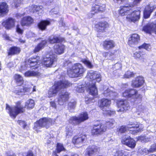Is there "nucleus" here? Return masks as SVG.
Masks as SVG:
<instances>
[{"label":"nucleus","instance_id":"f257e3e1","mask_svg":"<svg viewBox=\"0 0 156 156\" xmlns=\"http://www.w3.org/2000/svg\"><path fill=\"white\" fill-rule=\"evenodd\" d=\"M133 7V5H126L124 6H121L119 13L122 16L126 15V18L128 21L135 22L140 19V8L137 10H134L131 12L130 10Z\"/></svg>","mask_w":156,"mask_h":156},{"label":"nucleus","instance_id":"f03ea898","mask_svg":"<svg viewBox=\"0 0 156 156\" xmlns=\"http://www.w3.org/2000/svg\"><path fill=\"white\" fill-rule=\"evenodd\" d=\"M65 75V73H63L61 76L58 75L57 76V79H62V80H61L60 81L56 82L51 88H50L48 91L49 97L55 96L59 91L70 86V83L69 82L66 80H63V78L64 77Z\"/></svg>","mask_w":156,"mask_h":156},{"label":"nucleus","instance_id":"7ed1b4c3","mask_svg":"<svg viewBox=\"0 0 156 156\" xmlns=\"http://www.w3.org/2000/svg\"><path fill=\"white\" fill-rule=\"evenodd\" d=\"M64 65L68 66L69 67L67 69L68 75L70 77H76L82 76L85 71V69L81 64L77 63L71 67L72 65L71 62L69 60L66 61Z\"/></svg>","mask_w":156,"mask_h":156},{"label":"nucleus","instance_id":"20e7f679","mask_svg":"<svg viewBox=\"0 0 156 156\" xmlns=\"http://www.w3.org/2000/svg\"><path fill=\"white\" fill-rule=\"evenodd\" d=\"M6 109L10 116L14 119L18 114L23 113L24 111V107L20 101L17 102L15 105L12 107H10L6 104Z\"/></svg>","mask_w":156,"mask_h":156},{"label":"nucleus","instance_id":"39448f33","mask_svg":"<svg viewBox=\"0 0 156 156\" xmlns=\"http://www.w3.org/2000/svg\"><path fill=\"white\" fill-rule=\"evenodd\" d=\"M142 125H139L137 122H135L134 124L131 125V126L130 125H129L127 126H122L118 129L117 131L118 133H125L127 130L129 129L130 131H133L131 133L134 134L137 132L138 130L141 131L143 128L142 127Z\"/></svg>","mask_w":156,"mask_h":156},{"label":"nucleus","instance_id":"423d86ee","mask_svg":"<svg viewBox=\"0 0 156 156\" xmlns=\"http://www.w3.org/2000/svg\"><path fill=\"white\" fill-rule=\"evenodd\" d=\"M124 97L127 98H131L133 99L134 101L138 100L139 102L141 101L142 95L139 94L137 91L133 89H129L126 90L122 93Z\"/></svg>","mask_w":156,"mask_h":156},{"label":"nucleus","instance_id":"0eeeda50","mask_svg":"<svg viewBox=\"0 0 156 156\" xmlns=\"http://www.w3.org/2000/svg\"><path fill=\"white\" fill-rule=\"evenodd\" d=\"M52 120L50 118H43L36 122L34 124V129L38 132L39 131L38 129L40 128L45 127L47 128L49 127L52 123Z\"/></svg>","mask_w":156,"mask_h":156},{"label":"nucleus","instance_id":"6e6552de","mask_svg":"<svg viewBox=\"0 0 156 156\" xmlns=\"http://www.w3.org/2000/svg\"><path fill=\"white\" fill-rule=\"evenodd\" d=\"M41 59L38 56H34L30 58L25 62V65L24 66H23L21 67L20 70L21 71L26 69L27 67H33L37 66L41 63Z\"/></svg>","mask_w":156,"mask_h":156},{"label":"nucleus","instance_id":"1a4fd4ad","mask_svg":"<svg viewBox=\"0 0 156 156\" xmlns=\"http://www.w3.org/2000/svg\"><path fill=\"white\" fill-rule=\"evenodd\" d=\"M89 118L88 114L86 112H82L78 116H72L69 119V122L74 125L79 124Z\"/></svg>","mask_w":156,"mask_h":156},{"label":"nucleus","instance_id":"9d476101","mask_svg":"<svg viewBox=\"0 0 156 156\" xmlns=\"http://www.w3.org/2000/svg\"><path fill=\"white\" fill-rule=\"evenodd\" d=\"M111 104L110 100L105 98L102 99L99 102V105L103 111L106 112L105 113L110 115L113 114L115 112L114 111L107 110L106 109V108L109 107Z\"/></svg>","mask_w":156,"mask_h":156},{"label":"nucleus","instance_id":"9b49d317","mask_svg":"<svg viewBox=\"0 0 156 156\" xmlns=\"http://www.w3.org/2000/svg\"><path fill=\"white\" fill-rule=\"evenodd\" d=\"M57 60V57L56 55H47L46 57L43 58L42 63L46 67H50L55 63Z\"/></svg>","mask_w":156,"mask_h":156},{"label":"nucleus","instance_id":"f8f14e48","mask_svg":"<svg viewBox=\"0 0 156 156\" xmlns=\"http://www.w3.org/2000/svg\"><path fill=\"white\" fill-rule=\"evenodd\" d=\"M87 141L86 135L81 134L78 136H75L72 140L73 143L77 147L83 146Z\"/></svg>","mask_w":156,"mask_h":156},{"label":"nucleus","instance_id":"ddd939ff","mask_svg":"<svg viewBox=\"0 0 156 156\" xmlns=\"http://www.w3.org/2000/svg\"><path fill=\"white\" fill-rule=\"evenodd\" d=\"M106 129V127L104 125L100 123L98 125H94L91 130V133L93 135H98L102 133Z\"/></svg>","mask_w":156,"mask_h":156},{"label":"nucleus","instance_id":"4468645a","mask_svg":"<svg viewBox=\"0 0 156 156\" xmlns=\"http://www.w3.org/2000/svg\"><path fill=\"white\" fill-rule=\"evenodd\" d=\"M154 17L156 18V12ZM143 30L147 33L151 34L153 32L156 34V20L154 22L147 23L143 27Z\"/></svg>","mask_w":156,"mask_h":156},{"label":"nucleus","instance_id":"2eb2a0df","mask_svg":"<svg viewBox=\"0 0 156 156\" xmlns=\"http://www.w3.org/2000/svg\"><path fill=\"white\" fill-rule=\"evenodd\" d=\"M118 112H124L129 108V105L127 101L126 100H121L117 103Z\"/></svg>","mask_w":156,"mask_h":156},{"label":"nucleus","instance_id":"dca6fc26","mask_svg":"<svg viewBox=\"0 0 156 156\" xmlns=\"http://www.w3.org/2000/svg\"><path fill=\"white\" fill-rule=\"evenodd\" d=\"M140 41V36L136 34L131 35L129 38L128 44L131 47H133L137 45Z\"/></svg>","mask_w":156,"mask_h":156},{"label":"nucleus","instance_id":"f3484780","mask_svg":"<svg viewBox=\"0 0 156 156\" xmlns=\"http://www.w3.org/2000/svg\"><path fill=\"white\" fill-rule=\"evenodd\" d=\"M103 94L105 96L109 98L112 100L115 99L118 95V94L115 90L112 88H108L105 90Z\"/></svg>","mask_w":156,"mask_h":156},{"label":"nucleus","instance_id":"a211bd4d","mask_svg":"<svg viewBox=\"0 0 156 156\" xmlns=\"http://www.w3.org/2000/svg\"><path fill=\"white\" fill-rule=\"evenodd\" d=\"M15 19L9 18L2 22V25L6 29L9 30L15 26Z\"/></svg>","mask_w":156,"mask_h":156},{"label":"nucleus","instance_id":"6ab92c4d","mask_svg":"<svg viewBox=\"0 0 156 156\" xmlns=\"http://www.w3.org/2000/svg\"><path fill=\"white\" fill-rule=\"evenodd\" d=\"M156 7L151 4L146 6L144 12V16L145 18H149L151 13L155 9Z\"/></svg>","mask_w":156,"mask_h":156},{"label":"nucleus","instance_id":"aec40b11","mask_svg":"<svg viewBox=\"0 0 156 156\" xmlns=\"http://www.w3.org/2000/svg\"><path fill=\"white\" fill-rule=\"evenodd\" d=\"M144 81V78L142 76H137L132 80L131 85L134 87H140L143 85Z\"/></svg>","mask_w":156,"mask_h":156},{"label":"nucleus","instance_id":"412c9836","mask_svg":"<svg viewBox=\"0 0 156 156\" xmlns=\"http://www.w3.org/2000/svg\"><path fill=\"white\" fill-rule=\"evenodd\" d=\"M69 95V94L67 92L60 94L58 100V104L60 105H63L68 100Z\"/></svg>","mask_w":156,"mask_h":156},{"label":"nucleus","instance_id":"4be33fe9","mask_svg":"<svg viewBox=\"0 0 156 156\" xmlns=\"http://www.w3.org/2000/svg\"><path fill=\"white\" fill-rule=\"evenodd\" d=\"M108 26V23L105 22L98 23L95 26L96 30L99 32L105 31V29Z\"/></svg>","mask_w":156,"mask_h":156},{"label":"nucleus","instance_id":"5701e85b","mask_svg":"<svg viewBox=\"0 0 156 156\" xmlns=\"http://www.w3.org/2000/svg\"><path fill=\"white\" fill-rule=\"evenodd\" d=\"M133 56L136 59H140L142 62H145L147 60V55L142 54L141 51H136L133 54Z\"/></svg>","mask_w":156,"mask_h":156},{"label":"nucleus","instance_id":"b1692460","mask_svg":"<svg viewBox=\"0 0 156 156\" xmlns=\"http://www.w3.org/2000/svg\"><path fill=\"white\" fill-rule=\"evenodd\" d=\"M34 21L33 19L30 16L23 17L21 22L22 26H29Z\"/></svg>","mask_w":156,"mask_h":156},{"label":"nucleus","instance_id":"393cba45","mask_svg":"<svg viewBox=\"0 0 156 156\" xmlns=\"http://www.w3.org/2000/svg\"><path fill=\"white\" fill-rule=\"evenodd\" d=\"M65 49V46L61 43L55 44L54 46L55 52L57 54L60 55L63 53Z\"/></svg>","mask_w":156,"mask_h":156},{"label":"nucleus","instance_id":"a878e982","mask_svg":"<svg viewBox=\"0 0 156 156\" xmlns=\"http://www.w3.org/2000/svg\"><path fill=\"white\" fill-rule=\"evenodd\" d=\"M88 90L90 94L96 97L98 95V92L95 83H89Z\"/></svg>","mask_w":156,"mask_h":156},{"label":"nucleus","instance_id":"bb28decb","mask_svg":"<svg viewBox=\"0 0 156 156\" xmlns=\"http://www.w3.org/2000/svg\"><path fill=\"white\" fill-rule=\"evenodd\" d=\"M103 46L105 50H109L115 47V43L112 40H106L103 42Z\"/></svg>","mask_w":156,"mask_h":156},{"label":"nucleus","instance_id":"cd10ccee","mask_svg":"<svg viewBox=\"0 0 156 156\" xmlns=\"http://www.w3.org/2000/svg\"><path fill=\"white\" fill-rule=\"evenodd\" d=\"M8 11V5L6 3L0 4V16L7 13Z\"/></svg>","mask_w":156,"mask_h":156},{"label":"nucleus","instance_id":"c85d7f7f","mask_svg":"<svg viewBox=\"0 0 156 156\" xmlns=\"http://www.w3.org/2000/svg\"><path fill=\"white\" fill-rule=\"evenodd\" d=\"M50 22L47 20H43L41 21L39 23L38 26L39 28L42 31L45 30L47 26L49 25Z\"/></svg>","mask_w":156,"mask_h":156},{"label":"nucleus","instance_id":"c756f323","mask_svg":"<svg viewBox=\"0 0 156 156\" xmlns=\"http://www.w3.org/2000/svg\"><path fill=\"white\" fill-rule=\"evenodd\" d=\"M98 150V148L95 146H89L87 149L86 153L88 156H91L96 152Z\"/></svg>","mask_w":156,"mask_h":156},{"label":"nucleus","instance_id":"7c9ffc66","mask_svg":"<svg viewBox=\"0 0 156 156\" xmlns=\"http://www.w3.org/2000/svg\"><path fill=\"white\" fill-rule=\"evenodd\" d=\"M41 74L37 71L33 70H30L26 72L25 76L26 77L37 76H40Z\"/></svg>","mask_w":156,"mask_h":156},{"label":"nucleus","instance_id":"2f4dec72","mask_svg":"<svg viewBox=\"0 0 156 156\" xmlns=\"http://www.w3.org/2000/svg\"><path fill=\"white\" fill-rule=\"evenodd\" d=\"M30 88H27L26 87H24L23 88L22 87H20L19 89L16 90L14 91V92L16 94L20 95H23V92H29L30 90Z\"/></svg>","mask_w":156,"mask_h":156},{"label":"nucleus","instance_id":"473e14b6","mask_svg":"<svg viewBox=\"0 0 156 156\" xmlns=\"http://www.w3.org/2000/svg\"><path fill=\"white\" fill-rule=\"evenodd\" d=\"M47 43L46 40H43L36 46L34 50V52L36 53L43 49Z\"/></svg>","mask_w":156,"mask_h":156},{"label":"nucleus","instance_id":"72a5a7b5","mask_svg":"<svg viewBox=\"0 0 156 156\" xmlns=\"http://www.w3.org/2000/svg\"><path fill=\"white\" fill-rule=\"evenodd\" d=\"M115 51L111 52H104L103 53V55L105 58L110 60H113L115 58Z\"/></svg>","mask_w":156,"mask_h":156},{"label":"nucleus","instance_id":"f704fd0d","mask_svg":"<svg viewBox=\"0 0 156 156\" xmlns=\"http://www.w3.org/2000/svg\"><path fill=\"white\" fill-rule=\"evenodd\" d=\"M35 105L34 100L30 99L27 101L25 104V107L28 109H32L34 108Z\"/></svg>","mask_w":156,"mask_h":156},{"label":"nucleus","instance_id":"c9c22d12","mask_svg":"<svg viewBox=\"0 0 156 156\" xmlns=\"http://www.w3.org/2000/svg\"><path fill=\"white\" fill-rule=\"evenodd\" d=\"M105 5L104 4L100 5H96L95 6L93 7L92 8V10L95 11V12H97V11L101 12H103L105 10Z\"/></svg>","mask_w":156,"mask_h":156},{"label":"nucleus","instance_id":"e433bc0d","mask_svg":"<svg viewBox=\"0 0 156 156\" xmlns=\"http://www.w3.org/2000/svg\"><path fill=\"white\" fill-rule=\"evenodd\" d=\"M20 48L17 47H13L11 48L9 52V55H12L17 54L20 53Z\"/></svg>","mask_w":156,"mask_h":156},{"label":"nucleus","instance_id":"4c0bfd02","mask_svg":"<svg viewBox=\"0 0 156 156\" xmlns=\"http://www.w3.org/2000/svg\"><path fill=\"white\" fill-rule=\"evenodd\" d=\"M114 156H129V153L123 150L117 151L114 154Z\"/></svg>","mask_w":156,"mask_h":156},{"label":"nucleus","instance_id":"58836bf2","mask_svg":"<svg viewBox=\"0 0 156 156\" xmlns=\"http://www.w3.org/2000/svg\"><path fill=\"white\" fill-rule=\"evenodd\" d=\"M14 79L18 84H21L23 82V77L20 75L16 74L14 76Z\"/></svg>","mask_w":156,"mask_h":156},{"label":"nucleus","instance_id":"ea45409f","mask_svg":"<svg viewBox=\"0 0 156 156\" xmlns=\"http://www.w3.org/2000/svg\"><path fill=\"white\" fill-rule=\"evenodd\" d=\"M115 124V120L112 119H109L107 121L106 123V125L107 127L108 128H113Z\"/></svg>","mask_w":156,"mask_h":156},{"label":"nucleus","instance_id":"a19ab883","mask_svg":"<svg viewBox=\"0 0 156 156\" xmlns=\"http://www.w3.org/2000/svg\"><path fill=\"white\" fill-rule=\"evenodd\" d=\"M94 74H95L96 76H93V80L92 81V83L95 84L96 81L99 82L101 80V77L100 74L97 73L96 72H94Z\"/></svg>","mask_w":156,"mask_h":156},{"label":"nucleus","instance_id":"79ce46f5","mask_svg":"<svg viewBox=\"0 0 156 156\" xmlns=\"http://www.w3.org/2000/svg\"><path fill=\"white\" fill-rule=\"evenodd\" d=\"M60 41L58 37L55 36L50 37L49 39V41L51 44L58 43Z\"/></svg>","mask_w":156,"mask_h":156},{"label":"nucleus","instance_id":"37998d69","mask_svg":"<svg viewBox=\"0 0 156 156\" xmlns=\"http://www.w3.org/2000/svg\"><path fill=\"white\" fill-rule=\"evenodd\" d=\"M95 76L96 75L94 74V72L92 70L90 71L88 73L87 78V79L90 81L89 83H92V81L93 80V76Z\"/></svg>","mask_w":156,"mask_h":156},{"label":"nucleus","instance_id":"c03bdc74","mask_svg":"<svg viewBox=\"0 0 156 156\" xmlns=\"http://www.w3.org/2000/svg\"><path fill=\"white\" fill-rule=\"evenodd\" d=\"M66 137H69L71 136L73 134V129L72 128L69 126H67L66 128Z\"/></svg>","mask_w":156,"mask_h":156},{"label":"nucleus","instance_id":"a18cd8bd","mask_svg":"<svg viewBox=\"0 0 156 156\" xmlns=\"http://www.w3.org/2000/svg\"><path fill=\"white\" fill-rule=\"evenodd\" d=\"M128 143V145H127V146L131 148H134L135 146L136 142L135 140L130 137L129 139V141Z\"/></svg>","mask_w":156,"mask_h":156},{"label":"nucleus","instance_id":"49530a36","mask_svg":"<svg viewBox=\"0 0 156 156\" xmlns=\"http://www.w3.org/2000/svg\"><path fill=\"white\" fill-rule=\"evenodd\" d=\"M27 11L28 12V13L30 14L36 12V9L35 5H32L31 6H29L27 8Z\"/></svg>","mask_w":156,"mask_h":156},{"label":"nucleus","instance_id":"de8ad7c7","mask_svg":"<svg viewBox=\"0 0 156 156\" xmlns=\"http://www.w3.org/2000/svg\"><path fill=\"white\" fill-rule=\"evenodd\" d=\"M23 0H14L12 3V6L17 8L20 6L22 4Z\"/></svg>","mask_w":156,"mask_h":156},{"label":"nucleus","instance_id":"09e8293b","mask_svg":"<svg viewBox=\"0 0 156 156\" xmlns=\"http://www.w3.org/2000/svg\"><path fill=\"white\" fill-rule=\"evenodd\" d=\"M82 62L87 67L90 69L93 68V65L87 59H83L82 60Z\"/></svg>","mask_w":156,"mask_h":156},{"label":"nucleus","instance_id":"8fccbe9b","mask_svg":"<svg viewBox=\"0 0 156 156\" xmlns=\"http://www.w3.org/2000/svg\"><path fill=\"white\" fill-rule=\"evenodd\" d=\"M65 150V148L62 144L60 143H58L57 144L56 150L57 153H59L61 151Z\"/></svg>","mask_w":156,"mask_h":156},{"label":"nucleus","instance_id":"3c124183","mask_svg":"<svg viewBox=\"0 0 156 156\" xmlns=\"http://www.w3.org/2000/svg\"><path fill=\"white\" fill-rule=\"evenodd\" d=\"M130 137L129 136H126L125 137H123L121 140L122 143L124 145H128V142L129 141V139Z\"/></svg>","mask_w":156,"mask_h":156},{"label":"nucleus","instance_id":"603ef678","mask_svg":"<svg viewBox=\"0 0 156 156\" xmlns=\"http://www.w3.org/2000/svg\"><path fill=\"white\" fill-rule=\"evenodd\" d=\"M76 90L78 92L82 93L84 92V85H80L75 87Z\"/></svg>","mask_w":156,"mask_h":156},{"label":"nucleus","instance_id":"864d4df0","mask_svg":"<svg viewBox=\"0 0 156 156\" xmlns=\"http://www.w3.org/2000/svg\"><path fill=\"white\" fill-rule=\"evenodd\" d=\"M138 48L139 49L144 48L146 50L149 51L151 47L149 44L144 43L141 46H139Z\"/></svg>","mask_w":156,"mask_h":156},{"label":"nucleus","instance_id":"5fc2aeb1","mask_svg":"<svg viewBox=\"0 0 156 156\" xmlns=\"http://www.w3.org/2000/svg\"><path fill=\"white\" fill-rule=\"evenodd\" d=\"M134 76V74L133 73L130 71L126 72L124 75V77L126 78H129L130 77H133Z\"/></svg>","mask_w":156,"mask_h":156},{"label":"nucleus","instance_id":"6e6d98bb","mask_svg":"<svg viewBox=\"0 0 156 156\" xmlns=\"http://www.w3.org/2000/svg\"><path fill=\"white\" fill-rule=\"evenodd\" d=\"M76 101L70 102L68 103V106L69 108L70 109H74L76 106Z\"/></svg>","mask_w":156,"mask_h":156},{"label":"nucleus","instance_id":"4d7b16f0","mask_svg":"<svg viewBox=\"0 0 156 156\" xmlns=\"http://www.w3.org/2000/svg\"><path fill=\"white\" fill-rule=\"evenodd\" d=\"M156 151V144L152 145L149 149L148 150V152H151Z\"/></svg>","mask_w":156,"mask_h":156},{"label":"nucleus","instance_id":"13d9d810","mask_svg":"<svg viewBox=\"0 0 156 156\" xmlns=\"http://www.w3.org/2000/svg\"><path fill=\"white\" fill-rule=\"evenodd\" d=\"M153 139L152 136L151 137H144L142 140L143 142H147L151 141Z\"/></svg>","mask_w":156,"mask_h":156},{"label":"nucleus","instance_id":"bf43d9fd","mask_svg":"<svg viewBox=\"0 0 156 156\" xmlns=\"http://www.w3.org/2000/svg\"><path fill=\"white\" fill-rule=\"evenodd\" d=\"M35 7L36 9V12H41L42 11L43 7L42 6H37L35 5Z\"/></svg>","mask_w":156,"mask_h":156},{"label":"nucleus","instance_id":"052dcab7","mask_svg":"<svg viewBox=\"0 0 156 156\" xmlns=\"http://www.w3.org/2000/svg\"><path fill=\"white\" fill-rule=\"evenodd\" d=\"M28 38H31L32 37H34L35 35L31 31H28L26 34Z\"/></svg>","mask_w":156,"mask_h":156},{"label":"nucleus","instance_id":"680f3d73","mask_svg":"<svg viewBox=\"0 0 156 156\" xmlns=\"http://www.w3.org/2000/svg\"><path fill=\"white\" fill-rule=\"evenodd\" d=\"M137 110L139 112H142L144 113L146 111V109L142 105H140L137 108Z\"/></svg>","mask_w":156,"mask_h":156},{"label":"nucleus","instance_id":"e2e57ef3","mask_svg":"<svg viewBox=\"0 0 156 156\" xmlns=\"http://www.w3.org/2000/svg\"><path fill=\"white\" fill-rule=\"evenodd\" d=\"M18 123L20 126H22L23 128H25L26 126V124L25 122L22 120H18L17 121Z\"/></svg>","mask_w":156,"mask_h":156},{"label":"nucleus","instance_id":"0e129e2a","mask_svg":"<svg viewBox=\"0 0 156 156\" xmlns=\"http://www.w3.org/2000/svg\"><path fill=\"white\" fill-rule=\"evenodd\" d=\"M16 32L19 34H22L23 32V30L21 29L19 26H17L16 29Z\"/></svg>","mask_w":156,"mask_h":156},{"label":"nucleus","instance_id":"69168bd1","mask_svg":"<svg viewBox=\"0 0 156 156\" xmlns=\"http://www.w3.org/2000/svg\"><path fill=\"white\" fill-rule=\"evenodd\" d=\"M133 1V4L134 5H137L140 4L142 0H132Z\"/></svg>","mask_w":156,"mask_h":156},{"label":"nucleus","instance_id":"338daca9","mask_svg":"<svg viewBox=\"0 0 156 156\" xmlns=\"http://www.w3.org/2000/svg\"><path fill=\"white\" fill-rule=\"evenodd\" d=\"M50 105L51 106L55 109L56 108V103L54 101H51L50 102Z\"/></svg>","mask_w":156,"mask_h":156},{"label":"nucleus","instance_id":"774afa93","mask_svg":"<svg viewBox=\"0 0 156 156\" xmlns=\"http://www.w3.org/2000/svg\"><path fill=\"white\" fill-rule=\"evenodd\" d=\"M5 154L6 156H16L15 153H11L9 152H6Z\"/></svg>","mask_w":156,"mask_h":156}]
</instances>
